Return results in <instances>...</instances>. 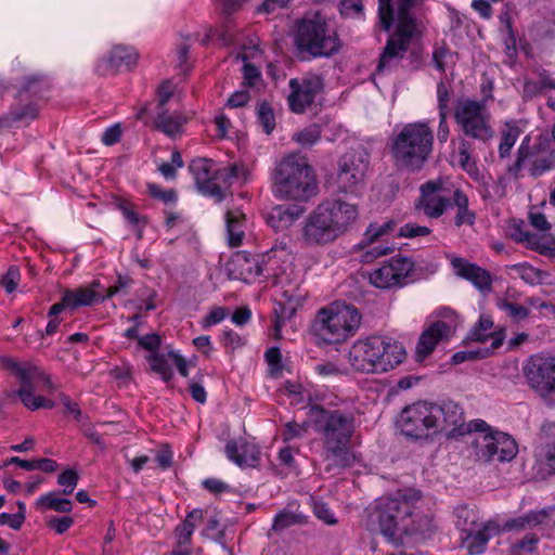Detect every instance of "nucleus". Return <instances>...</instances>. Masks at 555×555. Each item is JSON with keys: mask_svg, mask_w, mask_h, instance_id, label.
Segmentation results:
<instances>
[{"mask_svg": "<svg viewBox=\"0 0 555 555\" xmlns=\"http://www.w3.org/2000/svg\"><path fill=\"white\" fill-rule=\"evenodd\" d=\"M294 140L301 145H312L321 138L319 126L312 125L294 134Z\"/></svg>", "mask_w": 555, "mask_h": 555, "instance_id": "3c124183", "label": "nucleus"}, {"mask_svg": "<svg viewBox=\"0 0 555 555\" xmlns=\"http://www.w3.org/2000/svg\"><path fill=\"white\" fill-rule=\"evenodd\" d=\"M185 122L186 117L181 113H169L165 109L159 111L155 119L156 128L171 138L181 134Z\"/></svg>", "mask_w": 555, "mask_h": 555, "instance_id": "72a5a7b5", "label": "nucleus"}, {"mask_svg": "<svg viewBox=\"0 0 555 555\" xmlns=\"http://www.w3.org/2000/svg\"><path fill=\"white\" fill-rule=\"evenodd\" d=\"M493 321L490 317L481 315L478 324L470 332L469 338L475 341L486 343L491 340V349L502 346L504 334L502 331L492 332Z\"/></svg>", "mask_w": 555, "mask_h": 555, "instance_id": "2f4dec72", "label": "nucleus"}, {"mask_svg": "<svg viewBox=\"0 0 555 555\" xmlns=\"http://www.w3.org/2000/svg\"><path fill=\"white\" fill-rule=\"evenodd\" d=\"M456 526L465 534L474 531L480 524L475 511L467 507H460L456 509Z\"/></svg>", "mask_w": 555, "mask_h": 555, "instance_id": "a18cd8bd", "label": "nucleus"}, {"mask_svg": "<svg viewBox=\"0 0 555 555\" xmlns=\"http://www.w3.org/2000/svg\"><path fill=\"white\" fill-rule=\"evenodd\" d=\"M304 214L300 206L278 205L267 216L268 224L275 231L288 230L295 221Z\"/></svg>", "mask_w": 555, "mask_h": 555, "instance_id": "c756f323", "label": "nucleus"}, {"mask_svg": "<svg viewBox=\"0 0 555 555\" xmlns=\"http://www.w3.org/2000/svg\"><path fill=\"white\" fill-rule=\"evenodd\" d=\"M554 166L553 160L550 157H543L540 159H535L531 167H530V173L533 177L541 176L545 171L552 169Z\"/></svg>", "mask_w": 555, "mask_h": 555, "instance_id": "338daca9", "label": "nucleus"}, {"mask_svg": "<svg viewBox=\"0 0 555 555\" xmlns=\"http://www.w3.org/2000/svg\"><path fill=\"white\" fill-rule=\"evenodd\" d=\"M118 209L124 218L138 231V238L142 237L143 228L146 225V217L139 215L132 203L120 199L117 203Z\"/></svg>", "mask_w": 555, "mask_h": 555, "instance_id": "a19ab883", "label": "nucleus"}, {"mask_svg": "<svg viewBox=\"0 0 555 555\" xmlns=\"http://www.w3.org/2000/svg\"><path fill=\"white\" fill-rule=\"evenodd\" d=\"M315 372L324 377L339 376L343 374V370L332 362L320 363L315 366Z\"/></svg>", "mask_w": 555, "mask_h": 555, "instance_id": "774afa93", "label": "nucleus"}, {"mask_svg": "<svg viewBox=\"0 0 555 555\" xmlns=\"http://www.w3.org/2000/svg\"><path fill=\"white\" fill-rule=\"evenodd\" d=\"M423 0H378V17L384 30L397 23L379 57L377 72L396 67L411 42L421 35L415 9Z\"/></svg>", "mask_w": 555, "mask_h": 555, "instance_id": "f03ea898", "label": "nucleus"}, {"mask_svg": "<svg viewBox=\"0 0 555 555\" xmlns=\"http://www.w3.org/2000/svg\"><path fill=\"white\" fill-rule=\"evenodd\" d=\"M529 138H526L518 149L516 162L508 167V173L513 176L515 179H518L520 177V171L524 167V162L529 157Z\"/></svg>", "mask_w": 555, "mask_h": 555, "instance_id": "8fccbe9b", "label": "nucleus"}, {"mask_svg": "<svg viewBox=\"0 0 555 555\" xmlns=\"http://www.w3.org/2000/svg\"><path fill=\"white\" fill-rule=\"evenodd\" d=\"M498 306L501 310L507 313L512 319L519 321L528 317L529 310L521 305L502 299L499 300Z\"/></svg>", "mask_w": 555, "mask_h": 555, "instance_id": "603ef678", "label": "nucleus"}, {"mask_svg": "<svg viewBox=\"0 0 555 555\" xmlns=\"http://www.w3.org/2000/svg\"><path fill=\"white\" fill-rule=\"evenodd\" d=\"M273 256L268 255L267 259L259 261L245 253L234 254L225 264V271L231 280H240L246 283L253 282L257 276H269L273 272Z\"/></svg>", "mask_w": 555, "mask_h": 555, "instance_id": "6ab92c4d", "label": "nucleus"}, {"mask_svg": "<svg viewBox=\"0 0 555 555\" xmlns=\"http://www.w3.org/2000/svg\"><path fill=\"white\" fill-rule=\"evenodd\" d=\"M107 61L109 66L117 70L130 68L135 65L138 61V53L132 48L116 46L112 49Z\"/></svg>", "mask_w": 555, "mask_h": 555, "instance_id": "e433bc0d", "label": "nucleus"}, {"mask_svg": "<svg viewBox=\"0 0 555 555\" xmlns=\"http://www.w3.org/2000/svg\"><path fill=\"white\" fill-rule=\"evenodd\" d=\"M215 179H217L222 186L223 198L225 190L231 185L243 184L247 181L248 170L244 165L233 164L219 168V170L215 172Z\"/></svg>", "mask_w": 555, "mask_h": 555, "instance_id": "473e14b6", "label": "nucleus"}, {"mask_svg": "<svg viewBox=\"0 0 555 555\" xmlns=\"http://www.w3.org/2000/svg\"><path fill=\"white\" fill-rule=\"evenodd\" d=\"M476 431L472 444L478 460L489 462H509L518 453V446L509 435L492 430L483 421L474 424Z\"/></svg>", "mask_w": 555, "mask_h": 555, "instance_id": "f8f14e48", "label": "nucleus"}, {"mask_svg": "<svg viewBox=\"0 0 555 555\" xmlns=\"http://www.w3.org/2000/svg\"><path fill=\"white\" fill-rule=\"evenodd\" d=\"M190 168L199 190L204 194L215 197L217 202L222 201V186L215 179V172L219 170L216 164L207 158H198L192 162Z\"/></svg>", "mask_w": 555, "mask_h": 555, "instance_id": "b1692460", "label": "nucleus"}, {"mask_svg": "<svg viewBox=\"0 0 555 555\" xmlns=\"http://www.w3.org/2000/svg\"><path fill=\"white\" fill-rule=\"evenodd\" d=\"M439 410L435 414L437 431H446L449 436H462L474 430V424L477 421L465 423L462 408L452 401L444 402L441 405L436 404Z\"/></svg>", "mask_w": 555, "mask_h": 555, "instance_id": "5701e85b", "label": "nucleus"}, {"mask_svg": "<svg viewBox=\"0 0 555 555\" xmlns=\"http://www.w3.org/2000/svg\"><path fill=\"white\" fill-rule=\"evenodd\" d=\"M311 425L310 421L304 422L301 424L296 422H288L284 430L282 433V438L285 442L292 441L294 439L302 438L308 433L309 426Z\"/></svg>", "mask_w": 555, "mask_h": 555, "instance_id": "09e8293b", "label": "nucleus"}, {"mask_svg": "<svg viewBox=\"0 0 555 555\" xmlns=\"http://www.w3.org/2000/svg\"><path fill=\"white\" fill-rule=\"evenodd\" d=\"M522 374L531 390L546 404L555 405V357L533 354L522 365Z\"/></svg>", "mask_w": 555, "mask_h": 555, "instance_id": "ddd939ff", "label": "nucleus"}, {"mask_svg": "<svg viewBox=\"0 0 555 555\" xmlns=\"http://www.w3.org/2000/svg\"><path fill=\"white\" fill-rule=\"evenodd\" d=\"M38 509H52L59 513H69L73 509L70 500L61 498L57 492H49L36 501Z\"/></svg>", "mask_w": 555, "mask_h": 555, "instance_id": "ea45409f", "label": "nucleus"}, {"mask_svg": "<svg viewBox=\"0 0 555 555\" xmlns=\"http://www.w3.org/2000/svg\"><path fill=\"white\" fill-rule=\"evenodd\" d=\"M433 144L434 133L427 122L406 124L392 140V157L398 166L417 171L428 160Z\"/></svg>", "mask_w": 555, "mask_h": 555, "instance_id": "0eeeda50", "label": "nucleus"}, {"mask_svg": "<svg viewBox=\"0 0 555 555\" xmlns=\"http://www.w3.org/2000/svg\"><path fill=\"white\" fill-rule=\"evenodd\" d=\"M454 121L464 135L488 142L494 137L491 125L492 116L487 100L460 99L453 112Z\"/></svg>", "mask_w": 555, "mask_h": 555, "instance_id": "9b49d317", "label": "nucleus"}, {"mask_svg": "<svg viewBox=\"0 0 555 555\" xmlns=\"http://www.w3.org/2000/svg\"><path fill=\"white\" fill-rule=\"evenodd\" d=\"M438 413L435 403L416 402L406 406L399 420L402 434L415 439L427 438L437 431L435 414Z\"/></svg>", "mask_w": 555, "mask_h": 555, "instance_id": "4468645a", "label": "nucleus"}, {"mask_svg": "<svg viewBox=\"0 0 555 555\" xmlns=\"http://www.w3.org/2000/svg\"><path fill=\"white\" fill-rule=\"evenodd\" d=\"M430 233V229L427 227L418 225L416 223H406L400 228L399 236L402 237H416L426 236Z\"/></svg>", "mask_w": 555, "mask_h": 555, "instance_id": "13d9d810", "label": "nucleus"}, {"mask_svg": "<svg viewBox=\"0 0 555 555\" xmlns=\"http://www.w3.org/2000/svg\"><path fill=\"white\" fill-rule=\"evenodd\" d=\"M450 262L456 275L468 280L480 291L490 289L491 276L487 270L462 257L452 256Z\"/></svg>", "mask_w": 555, "mask_h": 555, "instance_id": "cd10ccee", "label": "nucleus"}, {"mask_svg": "<svg viewBox=\"0 0 555 555\" xmlns=\"http://www.w3.org/2000/svg\"><path fill=\"white\" fill-rule=\"evenodd\" d=\"M530 249L547 257L555 256V235L551 234H537L531 237Z\"/></svg>", "mask_w": 555, "mask_h": 555, "instance_id": "37998d69", "label": "nucleus"}, {"mask_svg": "<svg viewBox=\"0 0 555 555\" xmlns=\"http://www.w3.org/2000/svg\"><path fill=\"white\" fill-rule=\"evenodd\" d=\"M457 323L456 314L448 310L442 319L426 327L422 332L415 348L417 359L427 358L440 341L449 339L455 332Z\"/></svg>", "mask_w": 555, "mask_h": 555, "instance_id": "aec40b11", "label": "nucleus"}, {"mask_svg": "<svg viewBox=\"0 0 555 555\" xmlns=\"http://www.w3.org/2000/svg\"><path fill=\"white\" fill-rule=\"evenodd\" d=\"M538 525L555 527V506L540 511H531L525 515L517 516L504 522L501 530H524Z\"/></svg>", "mask_w": 555, "mask_h": 555, "instance_id": "bb28decb", "label": "nucleus"}, {"mask_svg": "<svg viewBox=\"0 0 555 555\" xmlns=\"http://www.w3.org/2000/svg\"><path fill=\"white\" fill-rule=\"evenodd\" d=\"M405 356V349L398 340L373 335L351 345L348 362L358 373H385L401 364Z\"/></svg>", "mask_w": 555, "mask_h": 555, "instance_id": "20e7f679", "label": "nucleus"}, {"mask_svg": "<svg viewBox=\"0 0 555 555\" xmlns=\"http://www.w3.org/2000/svg\"><path fill=\"white\" fill-rule=\"evenodd\" d=\"M25 520V515L22 513L9 514L2 513L0 514V525H8L12 529H20Z\"/></svg>", "mask_w": 555, "mask_h": 555, "instance_id": "69168bd1", "label": "nucleus"}, {"mask_svg": "<svg viewBox=\"0 0 555 555\" xmlns=\"http://www.w3.org/2000/svg\"><path fill=\"white\" fill-rule=\"evenodd\" d=\"M288 87L287 103L291 111L302 114L315 104L317 98L324 89V79L321 75L308 73L301 77L292 78Z\"/></svg>", "mask_w": 555, "mask_h": 555, "instance_id": "f3484780", "label": "nucleus"}, {"mask_svg": "<svg viewBox=\"0 0 555 555\" xmlns=\"http://www.w3.org/2000/svg\"><path fill=\"white\" fill-rule=\"evenodd\" d=\"M396 223L391 220L382 224L371 223L363 234V238L359 243L362 250V261L367 263L377 258L391 254L395 250V245L386 242L385 237L395 230Z\"/></svg>", "mask_w": 555, "mask_h": 555, "instance_id": "a211bd4d", "label": "nucleus"}, {"mask_svg": "<svg viewBox=\"0 0 555 555\" xmlns=\"http://www.w3.org/2000/svg\"><path fill=\"white\" fill-rule=\"evenodd\" d=\"M20 271L15 267H11L8 272L3 275L0 281V284L8 293H12L16 289L17 284L20 282Z\"/></svg>", "mask_w": 555, "mask_h": 555, "instance_id": "bf43d9fd", "label": "nucleus"}, {"mask_svg": "<svg viewBox=\"0 0 555 555\" xmlns=\"http://www.w3.org/2000/svg\"><path fill=\"white\" fill-rule=\"evenodd\" d=\"M204 511L201 508H195L191 511L185 519L176 528V537H177V545L179 547L189 545L191 543V538L194 532V529L203 522L204 520Z\"/></svg>", "mask_w": 555, "mask_h": 555, "instance_id": "f704fd0d", "label": "nucleus"}, {"mask_svg": "<svg viewBox=\"0 0 555 555\" xmlns=\"http://www.w3.org/2000/svg\"><path fill=\"white\" fill-rule=\"evenodd\" d=\"M225 454L237 466L256 467L260 462L259 448L245 440H230L225 446Z\"/></svg>", "mask_w": 555, "mask_h": 555, "instance_id": "a878e982", "label": "nucleus"}, {"mask_svg": "<svg viewBox=\"0 0 555 555\" xmlns=\"http://www.w3.org/2000/svg\"><path fill=\"white\" fill-rule=\"evenodd\" d=\"M228 315V310L223 307H214L203 319L202 325L207 328L223 321Z\"/></svg>", "mask_w": 555, "mask_h": 555, "instance_id": "052dcab7", "label": "nucleus"}, {"mask_svg": "<svg viewBox=\"0 0 555 555\" xmlns=\"http://www.w3.org/2000/svg\"><path fill=\"white\" fill-rule=\"evenodd\" d=\"M294 42L301 53L312 57H330L341 48L337 33L328 28L323 16L313 14L297 22Z\"/></svg>", "mask_w": 555, "mask_h": 555, "instance_id": "9d476101", "label": "nucleus"}, {"mask_svg": "<svg viewBox=\"0 0 555 555\" xmlns=\"http://www.w3.org/2000/svg\"><path fill=\"white\" fill-rule=\"evenodd\" d=\"M149 194L157 198L166 204L172 203L176 201L177 195L173 190H163L158 184L156 183H149L147 184Z\"/></svg>", "mask_w": 555, "mask_h": 555, "instance_id": "6e6d98bb", "label": "nucleus"}, {"mask_svg": "<svg viewBox=\"0 0 555 555\" xmlns=\"http://www.w3.org/2000/svg\"><path fill=\"white\" fill-rule=\"evenodd\" d=\"M370 166L369 154L363 149L344 154L338 162L337 183L343 192H357L364 184Z\"/></svg>", "mask_w": 555, "mask_h": 555, "instance_id": "2eb2a0df", "label": "nucleus"}, {"mask_svg": "<svg viewBox=\"0 0 555 555\" xmlns=\"http://www.w3.org/2000/svg\"><path fill=\"white\" fill-rule=\"evenodd\" d=\"M414 271V262L403 256H395L369 273V282L376 288L391 289L404 286Z\"/></svg>", "mask_w": 555, "mask_h": 555, "instance_id": "dca6fc26", "label": "nucleus"}, {"mask_svg": "<svg viewBox=\"0 0 555 555\" xmlns=\"http://www.w3.org/2000/svg\"><path fill=\"white\" fill-rule=\"evenodd\" d=\"M68 308L76 309L81 306H90L98 300V295L92 287H78L64 292Z\"/></svg>", "mask_w": 555, "mask_h": 555, "instance_id": "4c0bfd02", "label": "nucleus"}, {"mask_svg": "<svg viewBox=\"0 0 555 555\" xmlns=\"http://www.w3.org/2000/svg\"><path fill=\"white\" fill-rule=\"evenodd\" d=\"M2 369L10 371L20 382L16 395L22 403L29 410L40 408L52 409L54 402L43 396H36L37 390L53 392L57 386L40 367L31 364H22L9 357L0 358Z\"/></svg>", "mask_w": 555, "mask_h": 555, "instance_id": "1a4fd4ad", "label": "nucleus"}, {"mask_svg": "<svg viewBox=\"0 0 555 555\" xmlns=\"http://www.w3.org/2000/svg\"><path fill=\"white\" fill-rule=\"evenodd\" d=\"M203 511L205 513L203 520V522H205V527L202 531V534L204 537L212 538L215 534L219 532L220 520L216 514L209 513L207 509Z\"/></svg>", "mask_w": 555, "mask_h": 555, "instance_id": "5fc2aeb1", "label": "nucleus"}, {"mask_svg": "<svg viewBox=\"0 0 555 555\" xmlns=\"http://www.w3.org/2000/svg\"><path fill=\"white\" fill-rule=\"evenodd\" d=\"M501 527L493 520L480 524L474 531L468 532L462 540L466 543L467 551L470 555L481 554L489 540L496 535Z\"/></svg>", "mask_w": 555, "mask_h": 555, "instance_id": "c85d7f7f", "label": "nucleus"}, {"mask_svg": "<svg viewBox=\"0 0 555 555\" xmlns=\"http://www.w3.org/2000/svg\"><path fill=\"white\" fill-rule=\"evenodd\" d=\"M520 133L521 130L516 122L507 121L504 124L501 130V142L499 145V154L502 158L507 157L511 154V150L515 145Z\"/></svg>", "mask_w": 555, "mask_h": 555, "instance_id": "58836bf2", "label": "nucleus"}, {"mask_svg": "<svg viewBox=\"0 0 555 555\" xmlns=\"http://www.w3.org/2000/svg\"><path fill=\"white\" fill-rule=\"evenodd\" d=\"M450 99H451L450 89L443 81H440L437 85V101H438L439 114H442V113L448 114Z\"/></svg>", "mask_w": 555, "mask_h": 555, "instance_id": "4d7b16f0", "label": "nucleus"}, {"mask_svg": "<svg viewBox=\"0 0 555 555\" xmlns=\"http://www.w3.org/2000/svg\"><path fill=\"white\" fill-rule=\"evenodd\" d=\"M304 520L305 517L299 513L282 511L275 516L272 529L274 531H282L292 526L302 524Z\"/></svg>", "mask_w": 555, "mask_h": 555, "instance_id": "49530a36", "label": "nucleus"}, {"mask_svg": "<svg viewBox=\"0 0 555 555\" xmlns=\"http://www.w3.org/2000/svg\"><path fill=\"white\" fill-rule=\"evenodd\" d=\"M74 524L72 517H53L48 521V527L53 529L57 534H62L67 531Z\"/></svg>", "mask_w": 555, "mask_h": 555, "instance_id": "0e129e2a", "label": "nucleus"}, {"mask_svg": "<svg viewBox=\"0 0 555 555\" xmlns=\"http://www.w3.org/2000/svg\"><path fill=\"white\" fill-rule=\"evenodd\" d=\"M146 360L150 363L151 370L158 374L164 382L168 383L171 380L173 372L164 354L150 353L146 356Z\"/></svg>", "mask_w": 555, "mask_h": 555, "instance_id": "c03bdc74", "label": "nucleus"}, {"mask_svg": "<svg viewBox=\"0 0 555 555\" xmlns=\"http://www.w3.org/2000/svg\"><path fill=\"white\" fill-rule=\"evenodd\" d=\"M318 191L315 175L307 159L291 153L281 158L272 173V192L284 201L306 202Z\"/></svg>", "mask_w": 555, "mask_h": 555, "instance_id": "423d86ee", "label": "nucleus"}, {"mask_svg": "<svg viewBox=\"0 0 555 555\" xmlns=\"http://www.w3.org/2000/svg\"><path fill=\"white\" fill-rule=\"evenodd\" d=\"M38 113L36 103L20 96L18 102L13 104L7 114L0 116V128H18L29 125L38 117Z\"/></svg>", "mask_w": 555, "mask_h": 555, "instance_id": "393cba45", "label": "nucleus"}, {"mask_svg": "<svg viewBox=\"0 0 555 555\" xmlns=\"http://www.w3.org/2000/svg\"><path fill=\"white\" fill-rule=\"evenodd\" d=\"M359 217L357 205L340 199L320 203L305 219L301 240L310 247H324L345 235Z\"/></svg>", "mask_w": 555, "mask_h": 555, "instance_id": "7ed1b4c3", "label": "nucleus"}, {"mask_svg": "<svg viewBox=\"0 0 555 555\" xmlns=\"http://www.w3.org/2000/svg\"><path fill=\"white\" fill-rule=\"evenodd\" d=\"M309 421L321 442L325 470L340 472L354 462L353 438L359 427L356 413L346 409L310 408Z\"/></svg>", "mask_w": 555, "mask_h": 555, "instance_id": "f257e3e1", "label": "nucleus"}, {"mask_svg": "<svg viewBox=\"0 0 555 555\" xmlns=\"http://www.w3.org/2000/svg\"><path fill=\"white\" fill-rule=\"evenodd\" d=\"M138 343L140 347L150 351L151 353H158L157 350L160 347L162 339L157 334H147L138 338Z\"/></svg>", "mask_w": 555, "mask_h": 555, "instance_id": "e2e57ef3", "label": "nucleus"}, {"mask_svg": "<svg viewBox=\"0 0 555 555\" xmlns=\"http://www.w3.org/2000/svg\"><path fill=\"white\" fill-rule=\"evenodd\" d=\"M361 321L358 308L345 301H334L318 311L312 328L322 341L341 344L356 335Z\"/></svg>", "mask_w": 555, "mask_h": 555, "instance_id": "6e6552de", "label": "nucleus"}, {"mask_svg": "<svg viewBox=\"0 0 555 555\" xmlns=\"http://www.w3.org/2000/svg\"><path fill=\"white\" fill-rule=\"evenodd\" d=\"M79 476L74 469H66L63 472L57 479V483L63 487L62 493L69 495L73 493L77 486Z\"/></svg>", "mask_w": 555, "mask_h": 555, "instance_id": "864d4df0", "label": "nucleus"}, {"mask_svg": "<svg viewBox=\"0 0 555 555\" xmlns=\"http://www.w3.org/2000/svg\"><path fill=\"white\" fill-rule=\"evenodd\" d=\"M451 205H453L456 208V215L454 219L456 227H462L464 224H474L475 214L472 210H469L468 197L464 192H462L459 189L454 190L452 193Z\"/></svg>", "mask_w": 555, "mask_h": 555, "instance_id": "c9c22d12", "label": "nucleus"}, {"mask_svg": "<svg viewBox=\"0 0 555 555\" xmlns=\"http://www.w3.org/2000/svg\"><path fill=\"white\" fill-rule=\"evenodd\" d=\"M222 344L232 351L245 345V339L232 330H225L222 333Z\"/></svg>", "mask_w": 555, "mask_h": 555, "instance_id": "680f3d73", "label": "nucleus"}, {"mask_svg": "<svg viewBox=\"0 0 555 555\" xmlns=\"http://www.w3.org/2000/svg\"><path fill=\"white\" fill-rule=\"evenodd\" d=\"M257 114L263 131L270 134L275 128V118L272 107L268 103L262 102L258 105Z\"/></svg>", "mask_w": 555, "mask_h": 555, "instance_id": "de8ad7c7", "label": "nucleus"}, {"mask_svg": "<svg viewBox=\"0 0 555 555\" xmlns=\"http://www.w3.org/2000/svg\"><path fill=\"white\" fill-rule=\"evenodd\" d=\"M48 86L47 79L42 75L25 76L20 85L18 96L28 99V95H37Z\"/></svg>", "mask_w": 555, "mask_h": 555, "instance_id": "79ce46f5", "label": "nucleus"}, {"mask_svg": "<svg viewBox=\"0 0 555 555\" xmlns=\"http://www.w3.org/2000/svg\"><path fill=\"white\" fill-rule=\"evenodd\" d=\"M452 193L441 179L427 181L421 185V197L416 207L429 218H439L451 206Z\"/></svg>", "mask_w": 555, "mask_h": 555, "instance_id": "412c9836", "label": "nucleus"}, {"mask_svg": "<svg viewBox=\"0 0 555 555\" xmlns=\"http://www.w3.org/2000/svg\"><path fill=\"white\" fill-rule=\"evenodd\" d=\"M420 500L421 493L411 489L395 496L382 498L370 514L371 521L377 524L380 532L390 539L414 533L418 531L415 505Z\"/></svg>", "mask_w": 555, "mask_h": 555, "instance_id": "39448f33", "label": "nucleus"}, {"mask_svg": "<svg viewBox=\"0 0 555 555\" xmlns=\"http://www.w3.org/2000/svg\"><path fill=\"white\" fill-rule=\"evenodd\" d=\"M227 238L230 247H238L243 244L247 224L245 215L241 209H228L225 212Z\"/></svg>", "mask_w": 555, "mask_h": 555, "instance_id": "7c9ffc66", "label": "nucleus"}, {"mask_svg": "<svg viewBox=\"0 0 555 555\" xmlns=\"http://www.w3.org/2000/svg\"><path fill=\"white\" fill-rule=\"evenodd\" d=\"M537 476L544 479L555 474V423H544L534 451Z\"/></svg>", "mask_w": 555, "mask_h": 555, "instance_id": "4be33fe9", "label": "nucleus"}]
</instances>
